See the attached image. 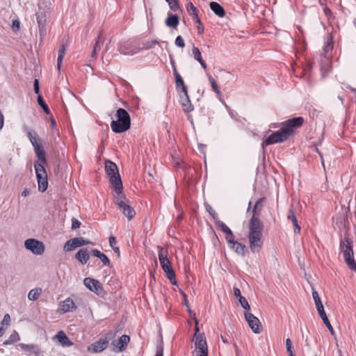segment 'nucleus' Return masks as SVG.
<instances>
[{
    "label": "nucleus",
    "instance_id": "obj_1",
    "mask_svg": "<svg viewBox=\"0 0 356 356\" xmlns=\"http://www.w3.org/2000/svg\"><path fill=\"white\" fill-rule=\"evenodd\" d=\"M248 229L250 248L252 252H258L263 245V224L259 219L251 218Z\"/></svg>",
    "mask_w": 356,
    "mask_h": 356
},
{
    "label": "nucleus",
    "instance_id": "obj_2",
    "mask_svg": "<svg viewBox=\"0 0 356 356\" xmlns=\"http://www.w3.org/2000/svg\"><path fill=\"white\" fill-rule=\"evenodd\" d=\"M116 120H113L111 127L115 133H122L127 131L131 126V118L128 112L124 108H118L116 111Z\"/></svg>",
    "mask_w": 356,
    "mask_h": 356
},
{
    "label": "nucleus",
    "instance_id": "obj_3",
    "mask_svg": "<svg viewBox=\"0 0 356 356\" xmlns=\"http://www.w3.org/2000/svg\"><path fill=\"white\" fill-rule=\"evenodd\" d=\"M105 170L107 175L109 177V180L112 184L116 194L122 193L123 190L122 182L119 174L117 165L111 161H106L105 162Z\"/></svg>",
    "mask_w": 356,
    "mask_h": 356
},
{
    "label": "nucleus",
    "instance_id": "obj_4",
    "mask_svg": "<svg viewBox=\"0 0 356 356\" xmlns=\"http://www.w3.org/2000/svg\"><path fill=\"white\" fill-rule=\"evenodd\" d=\"M25 130L29 139L34 147L35 154L38 160L41 162L40 164H42V166H44L47 163L45 152L40 143L37 134L28 128H25Z\"/></svg>",
    "mask_w": 356,
    "mask_h": 356
},
{
    "label": "nucleus",
    "instance_id": "obj_5",
    "mask_svg": "<svg viewBox=\"0 0 356 356\" xmlns=\"http://www.w3.org/2000/svg\"><path fill=\"white\" fill-rule=\"evenodd\" d=\"M115 203L129 220L135 216V210L127 202V197L124 195L122 193L117 194L115 197Z\"/></svg>",
    "mask_w": 356,
    "mask_h": 356
},
{
    "label": "nucleus",
    "instance_id": "obj_6",
    "mask_svg": "<svg viewBox=\"0 0 356 356\" xmlns=\"http://www.w3.org/2000/svg\"><path fill=\"white\" fill-rule=\"evenodd\" d=\"M36 177L38 179V190L44 192L48 186L47 175L42 164L38 163L34 165Z\"/></svg>",
    "mask_w": 356,
    "mask_h": 356
},
{
    "label": "nucleus",
    "instance_id": "obj_7",
    "mask_svg": "<svg viewBox=\"0 0 356 356\" xmlns=\"http://www.w3.org/2000/svg\"><path fill=\"white\" fill-rule=\"evenodd\" d=\"M341 252L343 254V257L346 264L355 261L353 257V241L346 238L340 243Z\"/></svg>",
    "mask_w": 356,
    "mask_h": 356
},
{
    "label": "nucleus",
    "instance_id": "obj_8",
    "mask_svg": "<svg viewBox=\"0 0 356 356\" xmlns=\"http://www.w3.org/2000/svg\"><path fill=\"white\" fill-rule=\"evenodd\" d=\"M304 119L302 117H296L292 119L288 120L282 123V129L288 137L292 136L294 132V129L302 126L303 124Z\"/></svg>",
    "mask_w": 356,
    "mask_h": 356
},
{
    "label": "nucleus",
    "instance_id": "obj_9",
    "mask_svg": "<svg viewBox=\"0 0 356 356\" xmlns=\"http://www.w3.org/2000/svg\"><path fill=\"white\" fill-rule=\"evenodd\" d=\"M24 246L28 250L36 255L42 254L45 250L44 243L34 238L26 239L24 242Z\"/></svg>",
    "mask_w": 356,
    "mask_h": 356
},
{
    "label": "nucleus",
    "instance_id": "obj_10",
    "mask_svg": "<svg viewBox=\"0 0 356 356\" xmlns=\"http://www.w3.org/2000/svg\"><path fill=\"white\" fill-rule=\"evenodd\" d=\"M289 138L288 136L286 134V132L281 129L279 131H277L272 134H270L265 140L262 143V146L269 145L274 143H282Z\"/></svg>",
    "mask_w": 356,
    "mask_h": 356
},
{
    "label": "nucleus",
    "instance_id": "obj_11",
    "mask_svg": "<svg viewBox=\"0 0 356 356\" xmlns=\"http://www.w3.org/2000/svg\"><path fill=\"white\" fill-rule=\"evenodd\" d=\"M195 352L197 356H208V348L204 337L200 334L195 341Z\"/></svg>",
    "mask_w": 356,
    "mask_h": 356
},
{
    "label": "nucleus",
    "instance_id": "obj_12",
    "mask_svg": "<svg viewBox=\"0 0 356 356\" xmlns=\"http://www.w3.org/2000/svg\"><path fill=\"white\" fill-rule=\"evenodd\" d=\"M245 318L250 327L254 333H260L262 327L259 320L252 314L245 312Z\"/></svg>",
    "mask_w": 356,
    "mask_h": 356
},
{
    "label": "nucleus",
    "instance_id": "obj_13",
    "mask_svg": "<svg viewBox=\"0 0 356 356\" xmlns=\"http://www.w3.org/2000/svg\"><path fill=\"white\" fill-rule=\"evenodd\" d=\"M130 341V337L128 335L124 334L118 340L113 341L111 345L113 346L112 350L114 352L123 351L127 343Z\"/></svg>",
    "mask_w": 356,
    "mask_h": 356
},
{
    "label": "nucleus",
    "instance_id": "obj_14",
    "mask_svg": "<svg viewBox=\"0 0 356 356\" xmlns=\"http://www.w3.org/2000/svg\"><path fill=\"white\" fill-rule=\"evenodd\" d=\"M160 264L163 271L165 273L168 278L170 281L171 284L173 285H176L177 281L175 279V274L172 268V265L170 260L168 259L165 261H163L162 262H160Z\"/></svg>",
    "mask_w": 356,
    "mask_h": 356
},
{
    "label": "nucleus",
    "instance_id": "obj_15",
    "mask_svg": "<svg viewBox=\"0 0 356 356\" xmlns=\"http://www.w3.org/2000/svg\"><path fill=\"white\" fill-rule=\"evenodd\" d=\"M83 284L90 291H93L97 294H99L102 290V287L99 282L90 277L85 278L83 280Z\"/></svg>",
    "mask_w": 356,
    "mask_h": 356
},
{
    "label": "nucleus",
    "instance_id": "obj_16",
    "mask_svg": "<svg viewBox=\"0 0 356 356\" xmlns=\"http://www.w3.org/2000/svg\"><path fill=\"white\" fill-rule=\"evenodd\" d=\"M108 347L107 341L102 337L95 343L88 347V350L92 353H101Z\"/></svg>",
    "mask_w": 356,
    "mask_h": 356
},
{
    "label": "nucleus",
    "instance_id": "obj_17",
    "mask_svg": "<svg viewBox=\"0 0 356 356\" xmlns=\"http://www.w3.org/2000/svg\"><path fill=\"white\" fill-rule=\"evenodd\" d=\"M36 17L40 35L44 36L46 34L47 13L45 11H40L37 13Z\"/></svg>",
    "mask_w": 356,
    "mask_h": 356
},
{
    "label": "nucleus",
    "instance_id": "obj_18",
    "mask_svg": "<svg viewBox=\"0 0 356 356\" xmlns=\"http://www.w3.org/2000/svg\"><path fill=\"white\" fill-rule=\"evenodd\" d=\"M54 339L58 341L60 345L63 347H70L73 343L70 340L68 337L63 331H59L54 337Z\"/></svg>",
    "mask_w": 356,
    "mask_h": 356
},
{
    "label": "nucleus",
    "instance_id": "obj_19",
    "mask_svg": "<svg viewBox=\"0 0 356 356\" xmlns=\"http://www.w3.org/2000/svg\"><path fill=\"white\" fill-rule=\"evenodd\" d=\"M60 311L62 312V313L72 312L76 309V307L73 300L70 298L63 301L60 303Z\"/></svg>",
    "mask_w": 356,
    "mask_h": 356
},
{
    "label": "nucleus",
    "instance_id": "obj_20",
    "mask_svg": "<svg viewBox=\"0 0 356 356\" xmlns=\"http://www.w3.org/2000/svg\"><path fill=\"white\" fill-rule=\"evenodd\" d=\"M312 297H313L317 312H318L320 317L323 316L324 314H325L323 303L321 302V298H320L318 292L316 291H312Z\"/></svg>",
    "mask_w": 356,
    "mask_h": 356
},
{
    "label": "nucleus",
    "instance_id": "obj_21",
    "mask_svg": "<svg viewBox=\"0 0 356 356\" xmlns=\"http://www.w3.org/2000/svg\"><path fill=\"white\" fill-rule=\"evenodd\" d=\"M192 55H193L194 59L195 60H197V62H199V63L200 64L204 70H206L207 69V64H206L205 61L202 58V54H201L200 49L197 47H195V45H193V48H192Z\"/></svg>",
    "mask_w": 356,
    "mask_h": 356
},
{
    "label": "nucleus",
    "instance_id": "obj_22",
    "mask_svg": "<svg viewBox=\"0 0 356 356\" xmlns=\"http://www.w3.org/2000/svg\"><path fill=\"white\" fill-rule=\"evenodd\" d=\"M104 42L105 38L102 35V32H100L93 47V51L91 54L92 58H96L97 52L101 49L102 46L104 44Z\"/></svg>",
    "mask_w": 356,
    "mask_h": 356
},
{
    "label": "nucleus",
    "instance_id": "obj_23",
    "mask_svg": "<svg viewBox=\"0 0 356 356\" xmlns=\"http://www.w3.org/2000/svg\"><path fill=\"white\" fill-rule=\"evenodd\" d=\"M75 257L81 264H86L90 258L88 250L85 248L79 250L76 252Z\"/></svg>",
    "mask_w": 356,
    "mask_h": 356
},
{
    "label": "nucleus",
    "instance_id": "obj_24",
    "mask_svg": "<svg viewBox=\"0 0 356 356\" xmlns=\"http://www.w3.org/2000/svg\"><path fill=\"white\" fill-rule=\"evenodd\" d=\"M210 8L211 10L218 17H222L225 15V12L224 8L216 2H211Z\"/></svg>",
    "mask_w": 356,
    "mask_h": 356
},
{
    "label": "nucleus",
    "instance_id": "obj_25",
    "mask_svg": "<svg viewBox=\"0 0 356 356\" xmlns=\"http://www.w3.org/2000/svg\"><path fill=\"white\" fill-rule=\"evenodd\" d=\"M179 17L177 15L169 14L165 19V24L168 27L176 28L179 24Z\"/></svg>",
    "mask_w": 356,
    "mask_h": 356
},
{
    "label": "nucleus",
    "instance_id": "obj_26",
    "mask_svg": "<svg viewBox=\"0 0 356 356\" xmlns=\"http://www.w3.org/2000/svg\"><path fill=\"white\" fill-rule=\"evenodd\" d=\"M181 104L182 106L183 110L185 112H190L193 110L192 105L191 104V101L189 99V97L188 92L186 95H184V97H181Z\"/></svg>",
    "mask_w": 356,
    "mask_h": 356
},
{
    "label": "nucleus",
    "instance_id": "obj_27",
    "mask_svg": "<svg viewBox=\"0 0 356 356\" xmlns=\"http://www.w3.org/2000/svg\"><path fill=\"white\" fill-rule=\"evenodd\" d=\"M230 247L233 250H234V251L237 254H241V255H244L245 254V249H246V247H245V245H243L242 243H238V242L235 241L234 243H232L230 245Z\"/></svg>",
    "mask_w": 356,
    "mask_h": 356
},
{
    "label": "nucleus",
    "instance_id": "obj_28",
    "mask_svg": "<svg viewBox=\"0 0 356 356\" xmlns=\"http://www.w3.org/2000/svg\"><path fill=\"white\" fill-rule=\"evenodd\" d=\"M264 202V198L259 199L255 203L253 210H252V218H255L256 219L259 218V212L262 208V202Z\"/></svg>",
    "mask_w": 356,
    "mask_h": 356
},
{
    "label": "nucleus",
    "instance_id": "obj_29",
    "mask_svg": "<svg viewBox=\"0 0 356 356\" xmlns=\"http://www.w3.org/2000/svg\"><path fill=\"white\" fill-rule=\"evenodd\" d=\"M288 219L291 220V222L295 227L294 232L299 233L300 232V227L299 226V225L298 223V220L296 219V217L294 214L293 211L291 209L289 210V211Z\"/></svg>",
    "mask_w": 356,
    "mask_h": 356
},
{
    "label": "nucleus",
    "instance_id": "obj_30",
    "mask_svg": "<svg viewBox=\"0 0 356 356\" xmlns=\"http://www.w3.org/2000/svg\"><path fill=\"white\" fill-rule=\"evenodd\" d=\"M42 289L40 288L31 289L28 294V298L32 301L36 300L40 297Z\"/></svg>",
    "mask_w": 356,
    "mask_h": 356
},
{
    "label": "nucleus",
    "instance_id": "obj_31",
    "mask_svg": "<svg viewBox=\"0 0 356 356\" xmlns=\"http://www.w3.org/2000/svg\"><path fill=\"white\" fill-rule=\"evenodd\" d=\"M65 51H66V49H65V47L64 44H62L59 51H58V60H57V67H58V70H59L60 68V65H61V63H62V61L63 60V58L65 56Z\"/></svg>",
    "mask_w": 356,
    "mask_h": 356
},
{
    "label": "nucleus",
    "instance_id": "obj_32",
    "mask_svg": "<svg viewBox=\"0 0 356 356\" xmlns=\"http://www.w3.org/2000/svg\"><path fill=\"white\" fill-rule=\"evenodd\" d=\"M73 244L75 245L76 248H79V247H81L84 245H88V244L93 245L94 243L90 241L85 240L83 238H73Z\"/></svg>",
    "mask_w": 356,
    "mask_h": 356
},
{
    "label": "nucleus",
    "instance_id": "obj_33",
    "mask_svg": "<svg viewBox=\"0 0 356 356\" xmlns=\"http://www.w3.org/2000/svg\"><path fill=\"white\" fill-rule=\"evenodd\" d=\"M171 10L176 12L180 9L179 0H165Z\"/></svg>",
    "mask_w": 356,
    "mask_h": 356
},
{
    "label": "nucleus",
    "instance_id": "obj_34",
    "mask_svg": "<svg viewBox=\"0 0 356 356\" xmlns=\"http://www.w3.org/2000/svg\"><path fill=\"white\" fill-rule=\"evenodd\" d=\"M216 224L220 228L222 232L226 233L229 236H233V233L231 229L223 222L218 220Z\"/></svg>",
    "mask_w": 356,
    "mask_h": 356
},
{
    "label": "nucleus",
    "instance_id": "obj_35",
    "mask_svg": "<svg viewBox=\"0 0 356 356\" xmlns=\"http://www.w3.org/2000/svg\"><path fill=\"white\" fill-rule=\"evenodd\" d=\"M19 336L17 332H14L13 334H10L8 339L6 340L3 344L4 345H9L14 342H16L19 340Z\"/></svg>",
    "mask_w": 356,
    "mask_h": 356
},
{
    "label": "nucleus",
    "instance_id": "obj_36",
    "mask_svg": "<svg viewBox=\"0 0 356 356\" xmlns=\"http://www.w3.org/2000/svg\"><path fill=\"white\" fill-rule=\"evenodd\" d=\"M208 79L211 83V86L213 89V90L216 93L218 96H220L221 95V92L219 90L218 85L214 80V79L211 76L208 74Z\"/></svg>",
    "mask_w": 356,
    "mask_h": 356
},
{
    "label": "nucleus",
    "instance_id": "obj_37",
    "mask_svg": "<svg viewBox=\"0 0 356 356\" xmlns=\"http://www.w3.org/2000/svg\"><path fill=\"white\" fill-rule=\"evenodd\" d=\"M321 318L322 321H323L324 324L327 327V329L330 330V333L332 335H334V329H333L332 325L330 324V321H329L326 314H324L323 316H321Z\"/></svg>",
    "mask_w": 356,
    "mask_h": 356
},
{
    "label": "nucleus",
    "instance_id": "obj_38",
    "mask_svg": "<svg viewBox=\"0 0 356 356\" xmlns=\"http://www.w3.org/2000/svg\"><path fill=\"white\" fill-rule=\"evenodd\" d=\"M38 104L43 108L45 113L49 114L50 110L48 108V106L46 104V103L44 102V99H42V97L40 95H39L38 97Z\"/></svg>",
    "mask_w": 356,
    "mask_h": 356
},
{
    "label": "nucleus",
    "instance_id": "obj_39",
    "mask_svg": "<svg viewBox=\"0 0 356 356\" xmlns=\"http://www.w3.org/2000/svg\"><path fill=\"white\" fill-rule=\"evenodd\" d=\"M238 302H240L241 307L245 310V312H248V311L250 309V307L247 299L243 296H240V298H238Z\"/></svg>",
    "mask_w": 356,
    "mask_h": 356
},
{
    "label": "nucleus",
    "instance_id": "obj_40",
    "mask_svg": "<svg viewBox=\"0 0 356 356\" xmlns=\"http://www.w3.org/2000/svg\"><path fill=\"white\" fill-rule=\"evenodd\" d=\"M159 251V259L160 262L168 259L167 251H164L163 248L161 246L157 247Z\"/></svg>",
    "mask_w": 356,
    "mask_h": 356
},
{
    "label": "nucleus",
    "instance_id": "obj_41",
    "mask_svg": "<svg viewBox=\"0 0 356 356\" xmlns=\"http://www.w3.org/2000/svg\"><path fill=\"white\" fill-rule=\"evenodd\" d=\"M186 10H187V12L188 13V14L193 17L196 16V15L197 14L196 8L194 6V5L191 2H189L187 4Z\"/></svg>",
    "mask_w": 356,
    "mask_h": 356
},
{
    "label": "nucleus",
    "instance_id": "obj_42",
    "mask_svg": "<svg viewBox=\"0 0 356 356\" xmlns=\"http://www.w3.org/2000/svg\"><path fill=\"white\" fill-rule=\"evenodd\" d=\"M286 348L289 356H295L293 350L292 342L290 339L286 340Z\"/></svg>",
    "mask_w": 356,
    "mask_h": 356
},
{
    "label": "nucleus",
    "instance_id": "obj_43",
    "mask_svg": "<svg viewBox=\"0 0 356 356\" xmlns=\"http://www.w3.org/2000/svg\"><path fill=\"white\" fill-rule=\"evenodd\" d=\"M76 248L75 245L73 244V239L68 240L64 245V250L70 252L74 250Z\"/></svg>",
    "mask_w": 356,
    "mask_h": 356
},
{
    "label": "nucleus",
    "instance_id": "obj_44",
    "mask_svg": "<svg viewBox=\"0 0 356 356\" xmlns=\"http://www.w3.org/2000/svg\"><path fill=\"white\" fill-rule=\"evenodd\" d=\"M176 86H177V88H181V92L184 93V95H186V92H187V88L184 85V82L183 79L179 80V81H176Z\"/></svg>",
    "mask_w": 356,
    "mask_h": 356
},
{
    "label": "nucleus",
    "instance_id": "obj_45",
    "mask_svg": "<svg viewBox=\"0 0 356 356\" xmlns=\"http://www.w3.org/2000/svg\"><path fill=\"white\" fill-rule=\"evenodd\" d=\"M171 64H172V66L173 68V74L175 77V81H177L183 79L181 78V75L178 73L176 66H175V61L173 60H171Z\"/></svg>",
    "mask_w": 356,
    "mask_h": 356
},
{
    "label": "nucleus",
    "instance_id": "obj_46",
    "mask_svg": "<svg viewBox=\"0 0 356 356\" xmlns=\"http://www.w3.org/2000/svg\"><path fill=\"white\" fill-rule=\"evenodd\" d=\"M171 64H172V66L173 68V74L175 77V81H177L183 79L181 78V75L178 73L176 66H175V61L173 60H171Z\"/></svg>",
    "mask_w": 356,
    "mask_h": 356
},
{
    "label": "nucleus",
    "instance_id": "obj_47",
    "mask_svg": "<svg viewBox=\"0 0 356 356\" xmlns=\"http://www.w3.org/2000/svg\"><path fill=\"white\" fill-rule=\"evenodd\" d=\"M115 336V333L113 331H110L106 334H104L102 338L103 339H105L107 341V344L108 345V343L111 340H112Z\"/></svg>",
    "mask_w": 356,
    "mask_h": 356
},
{
    "label": "nucleus",
    "instance_id": "obj_48",
    "mask_svg": "<svg viewBox=\"0 0 356 356\" xmlns=\"http://www.w3.org/2000/svg\"><path fill=\"white\" fill-rule=\"evenodd\" d=\"M175 43L179 47L184 48L185 47L184 40L180 35L176 38Z\"/></svg>",
    "mask_w": 356,
    "mask_h": 356
},
{
    "label": "nucleus",
    "instance_id": "obj_49",
    "mask_svg": "<svg viewBox=\"0 0 356 356\" xmlns=\"http://www.w3.org/2000/svg\"><path fill=\"white\" fill-rule=\"evenodd\" d=\"M19 346L21 347L22 349L26 351H31L35 348V346L33 344L20 343Z\"/></svg>",
    "mask_w": 356,
    "mask_h": 356
},
{
    "label": "nucleus",
    "instance_id": "obj_50",
    "mask_svg": "<svg viewBox=\"0 0 356 356\" xmlns=\"http://www.w3.org/2000/svg\"><path fill=\"white\" fill-rule=\"evenodd\" d=\"M99 258L104 266H109L110 261L106 254L102 253Z\"/></svg>",
    "mask_w": 356,
    "mask_h": 356
},
{
    "label": "nucleus",
    "instance_id": "obj_51",
    "mask_svg": "<svg viewBox=\"0 0 356 356\" xmlns=\"http://www.w3.org/2000/svg\"><path fill=\"white\" fill-rule=\"evenodd\" d=\"M81 222L78 220L77 219L73 218L72 219V229H76L80 227Z\"/></svg>",
    "mask_w": 356,
    "mask_h": 356
},
{
    "label": "nucleus",
    "instance_id": "obj_52",
    "mask_svg": "<svg viewBox=\"0 0 356 356\" xmlns=\"http://www.w3.org/2000/svg\"><path fill=\"white\" fill-rule=\"evenodd\" d=\"M10 315L8 314H5L3 316V321H2V324L8 325L10 324Z\"/></svg>",
    "mask_w": 356,
    "mask_h": 356
},
{
    "label": "nucleus",
    "instance_id": "obj_53",
    "mask_svg": "<svg viewBox=\"0 0 356 356\" xmlns=\"http://www.w3.org/2000/svg\"><path fill=\"white\" fill-rule=\"evenodd\" d=\"M13 29L15 31H18L20 29L19 22L17 20H15L13 22Z\"/></svg>",
    "mask_w": 356,
    "mask_h": 356
},
{
    "label": "nucleus",
    "instance_id": "obj_54",
    "mask_svg": "<svg viewBox=\"0 0 356 356\" xmlns=\"http://www.w3.org/2000/svg\"><path fill=\"white\" fill-rule=\"evenodd\" d=\"M233 293H234V296L237 298H240V296H242L240 289L237 287H234Z\"/></svg>",
    "mask_w": 356,
    "mask_h": 356
},
{
    "label": "nucleus",
    "instance_id": "obj_55",
    "mask_svg": "<svg viewBox=\"0 0 356 356\" xmlns=\"http://www.w3.org/2000/svg\"><path fill=\"white\" fill-rule=\"evenodd\" d=\"M126 47H124V45H122V44L120 43L119 44V46H118V51L120 54H127V52L126 51Z\"/></svg>",
    "mask_w": 356,
    "mask_h": 356
},
{
    "label": "nucleus",
    "instance_id": "obj_56",
    "mask_svg": "<svg viewBox=\"0 0 356 356\" xmlns=\"http://www.w3.org/2000/svg\"><path fill=\"white\" fill-rule=\"evenodd\" d=\"M33 87H34V91L36 94H39V92H40V88H39V81L38 79H35L34 81V84H33Z\"/></svg>",
    "mask_w": 356,
    "mask_h": 356
},
{
    "label": "nucleus",
    "instance_id": "obj_57",
    "mask_svg": "<svg viewBox=\"0 0 356 356\" xmlns=\"http://www.w3.org/2000/svg\"><path fill=\"white\" fill-rule=\"evenodd\" d=\"M117 243L116 238L114 236H110L109 237V244L111 248H113L115 246V244Z\"/></svg>",
    "mask_w": 356,
    "mask_h": 356
},
{
    "label": "nucleus",
    "instance_id": "obj_58",
    "mask_svg": "<svg viewBox=\"0 0 356 356\" xmlns=\"http://www.w3.org/2000/svg\"><path fill=\"white\" fill-rule=\"evenodd\" d=\"M207 211L213 218L217 217V214L216 213L215 211L210 206L207 207Z\"/></svg>",
    "mask_w": 356,
    "mask_h": 356
},
{
    "label": "nucleus",
    "instance_id": "obj_59",
    "mask_svg": "<svg viewBox=\"0 0 356 356\" xmlns=\"http://www.w3.org/2000/svg\"><path fill=\"white\" fill-rule=\"evenodd\" d=\"M349 268L352 270L356 271V262L355 261H352V262L347 264Z\"/></svg>",
    "mask_w": 356,
    "mask_h": 356
},
{
    "label": "nucleus",
    "instance_id": "obj_60",
    "mask_svg": "<svg viewBox=\"0 0 356 356\" xmlns=\"http://www.w3.org/2000/svg\"><path fill=\"white\" fill-rule=\"evenodd\" d=\"M91 253L95 256V257H99L100 255L102 254L99 250H91Z\"/></svg>",
    "mask_w": 356,
    "mask_h": 356
},
{
    "label": "nucleus",
    "instance_id": "obj_61",
    "mask_svg": "<svg viewBox=\"0 0 356 356\" xmlns=\"http://www.w3.org/2000/svg\"><path fill=\"white\" fill-rule=\"evenodd\" d=\"M226 240L227 241L228 243L229 244V245L234 243L235 241L234 240V235L233 236H229L228 234H227V236H226Z\"/></svg>",
    "mask_w": 356,
    "mask_h": 356
},
{
    "label": "nucleus",
    "instance_id": "obj_62",
    "mask_svg": "<svg viewBox=\"0 0 356 356\" xmlns=\"http://www.w3.org/2000/svg\"><path fill=\"white\" fill-rule=\"evenodd\" d=\"M155 356H163V348L159 347Z\"/></svg>",
    "mask_w": 356,
    "mask_h": 356
},
{
    "label": "nucleus",
    "instance_id": "obj_63",
    "mask_svg": "<svg viewBox=\"0 0 356 356\" xmlns=\"http://www.w3.org/2000/svg\"><path fill=\"white\" fill-rule=\"evenodd\" d=\"M193 19L195 20V22L196 23H197L198 24H200V26H202V22L200 21V19L198 17V15L197 14L196 16H193Z\"/></svg>",
    "mask_w": 356,
    "mask_h": 356
},
{
    "label": "nucleus",
    "instance_id": "obj_64",
    "mask_svg": "<svg viewBox=\"0 0 356 356\" xmlns=\"http://www.w3.org/2000/svg\"><path fill=\"white\" fill-rule=\"evenodd\" d=\"M29 193H29V191L28 189L25 188V189L22 191V196H23V197H26V196H28V195H29Z\"/></svg>",
    "mask_w": 356,
    "mask_h": 356
}]
</instances>
